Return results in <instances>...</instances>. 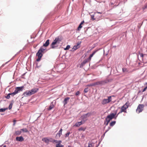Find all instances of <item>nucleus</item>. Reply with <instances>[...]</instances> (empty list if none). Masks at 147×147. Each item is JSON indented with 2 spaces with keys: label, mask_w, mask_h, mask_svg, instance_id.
I'll return each instance as SVG.
<instances>
[{
  "label": "nucleus",
  "mask_w": 147,
  "mask_h": 147,
  "mask_svg": "<svg viewBox=\"0 0 147 147\" xmlns=\"http://www.w3.org/2000/svg\"><path fill=\"white\" fill-rule=\"evenodd\" d=\"M62 40V38L61 37L58 36L56 38L50 45L51 48L55 49L57 48L58 46V45Z\"/></svg>",
  "instance_id": "obj_1"
},
{
  "label": "nucleus",
  "mask_w": 147,
  "mask_h": 147,
  "mask_svg": "<svg viewBox=\"0 0 147 147\" xmlns=\"http://www.w3.org/2000/svg\"><path fill=\"white\" fill-rule=\"evenodd\" d=\"M45 49L46 48H43L42 47H41L40 48L36 54V56L38 57V58L36 60L37 61H40L43 55L42 53H44Z\"/></svg>",
  "instance_id": "obj_2"
},
{
  "label": "nucleus",
  "mask_w": 147,
  "mask_h": 147,
  "mask_svg": "<svg viewBox=\"0 0 147 147\" xmlns=\"http://www.w3.org/2000/svg\"><path fill=\"white\" fill-rule=\"evenodd\" d=\"M38 90L37 89H33L30 91H26L24 92V94L25 96H30L36 92Z\"/></svg>",
  "instance_id": "obj_3"
},
{
  "label": "nucleus",
  "mask_w": 147,
  "mask_h": 147,
  "mask_svg": "<svg viewBox=\"0 0 147 147\" xmlns=\"http://www.w3.org/2000/svg\"><path fill=\"white\" fill-rule=\"evenodd\" d=\"M117 113V111H116L115 113H111L109 115H108L106 118V121H108V122H110V121L112 119H113L115 118V116L116 115Z\"/></svg>",
  "instance_id": "obj_4"
},
{
  "label": "nucleus",
  "mask_w": 147,
  "mask_h": 147,
  "mask_svg": "<svg viewBox=\"0 0 147 147\" xmlns=\"http://www.w3.org/2000/svg\"><path fill=\"white\" fill-rule=\"evenodd\" d=\"M109 82V81L108 80H102L100 81H98L94 83L93 85H102L105 84Z\"/></svg>",
  "instance_id": "obj_5"
},
{
  "label": "nucleus",
  "mask_w": 147,
  "mask_h": 147,
  "mask_svg": "<svg viewBox=\"0 0 147 147\" xmlns=\"http://www.w3.org/2000/svg\"><path fill=\"white\" fill-rule=\"evenodd\" d=\"M129 104V102H127L124 105L122 106L121 108V111L126 113V109L128 107Z\"/></svg>",
  "instance_id": "obj_6"
},
{
  "label": "nucleus",
  "mask_w": 147,
  "mask_h": 147,
  "mask_svg": "<svg viewBox=\"0 0 147 147\" xmlns=\"http://www.w3.org/2000/svg\"><path fill=\"white\" fill-rule=\"evenodd\" d=\"M111 96H109L108 97V99H105L102 100L101 102L102 104L105 105L109 103L111 101Z\"/></svg>",
  "instance_id": "obj_7"
},
{
  "label": "nucleus",
  "mask_w": 147,
  "mask_h": 147,
  "mask_svg": "<svg viewBox=\"0 0 147 147\" xmlns=\"http://www.w3.org/2000/svg\"><path fill=\"white\" fill-rule=\"evenodd\" d=\"M144 105L142 104H140L138 107L137 108L136 110V112L139 113L141 112L143 110Z\"/></svg>",
  "instance_id": "obj_8"
},
{
  "label": "nucleus",
  "mask_w": 147,
  "mask_h": 147,
  "mask_svg": "<svg viewBox=\"0 0 147 147\" xmlns=\"http://www.w3.org/2000/svg\"><path fill=\"white\" fill-rule=\"evenodd\" d=\"M24 88V86H22L20 87H17L16 88L15 90L13 92V94H18L20 91H22L23 88Z\"/></svg>",
  "instance_id": "obj_9"
},
{
  "label": "nucleus",
  "mask_w": 147,
  "mask_h": 147,
  "mask_svg": "<svg viewBox=\"0 0 147 147\" xmlns=\"http://www.w3.org/2000/svg\"><path fill=\"white\" fill-rule=\"evenodd\" d=\"M16 141L20 142H22L24 140V138L22 136H20V137H17L16 138Z\"/></svg>",
  "instance_id": "obj_10"
},
{
  "label": "nucleus",
  "mask_w": 147,
  "mask_h": 147,
  "mask_svg": "<svg viewBox=\"0 0 147 147\" xmlns=\"http://www.w3.org/2000/svg\"><path fill=\"white\" fill-rule=\"evenodd\" d=\"M62 129L61 128L58 132L56 136V137L57 138H60V136L62 134Z\"/></svg>",
  "instance_id": "obj_11"
},
{
  "label": "nucleus",
  "mask_w": 147,
  "mask_h": 147,
  "mask_svg": "<svg viewBox=\"0 0 147 147\" xmlns=\"http://www.w3.org/2000/svg\"><path fill=\"white\" fill-rule=\"evenodd\" d=\"M90 60L88 59H85L81 63L80 66V67H82L87 62H88Z\"/></svg>",
  "instance_id": "obj_12"
},
{
  "label": "nucleus",
  "mask_w": 147,
  "mask_h": 147,
  "mask_svg": "<svg viewBox=\"0 0 147 147\" xmlns=\"http://www.w3.org/2000/svg\"><path fill=\"white\" fill-rule=\"evenodd\" d=\"M70 98L69 97H67L65 98L63 101L64 106L67 104L68 102L70 99Z\"/></svg>",
  "instance_id": "obj_13"
},
{
  "label": "nucleus",
  "mask_w": 147,
  "mask_h": 147,
  "mask_svg": "<svg viewBox=\"0 0 147 147\" xmlns=\"http://www.w3.org/2000/svg\"><path fill=\"white\" fill-rule=\"evenodd\" d=\"M55 106L53 104V102H52L51 103L50 105L49 108H48L47 109L48 110L50 111Z\"/></svg>",
  "instance_id": "obj_14"
},
{
  "label": "nucleus",
  "mask_w": 147,
  "mask_h": 147,
  "mask_svg": "<svg viewBox=\"0 0 147 147\" xmlns=\"http://www.w3.org/2000/svg\"><path fill=\"white\" fill-rule=\"evenodd\" d=\"M42 140L47 144H48L49 142V138L46 137L43 138L42 139Z\"/></svg>",
  "instance_id": "obj_15"
},
{
  "label": "nucleus",
  "mask_w": 147,
  "mask_h": 147,
  "mask_svg": "<svg viewBox=\"0 0 147 147\" xmlns=\"http://www.w3.org/2000/svg\"><path fill=\"white\" fill-rule=\"evenodd\" d=\"M49 39H48L45 42V43H44L43 45V46H42L43 47H47L49 46Z\"/></svg>",
  "instance_id": "obj_16"
},
{
  "label": "nucleus",
  "mask_w": 147,
  "mask_h": 147,
  "mask_svg": "<svg viewBox=\"0 0 147 147\" xmlns=\"http://www.w3.org/2000/svg\"><path fill=\"white\" fill-rule=\"evenodd\" d=\"M98 51V50H95L94 51L92 54L91 55H90L89 57L88 58V59H89L90 61L91 60V58Z\"/></svg>",
  "instance_id": "obj_17"
},
{
  "label": "nucleus",
  "mask_w": 147,
  "mask_h": 147,
  "mask_svg": "<svg viewBox=\"0 0 147 147\" xmlns=\"http://www.w3.org/2000/svg\"><path fill=\"white\" fill-rule=\"evenodd\" d=\"M21 134V131L20 130V131H15L14 135L16 136H18L20 135Z\"/></svg>",
  "instance_id": "obj_18"
},
{
  "label": "nucleus",
  "mask_w": 147,
  "mask_h": 147,
  "mask_svg": "<svg viewBox=\"0 0 147 147\" xmlns=\"http://www.w3.org/2000/svg\"><path fill=\"white\" fill-rule=\"evenodd\" d=\"M84 21H82L80 23V24L79 25V26L78 27V30H80V29L82 27V25L84 23Z\"/></svg>",
  "instance_id": "obj_19"
},
{
  "label": "nucleus",
  "mask_w": 147,
  "mask_h": 147,
  "mask_svg": "<svg viewBox=\"0 0 147 147\" xmlns=\"http://www.w3.org/2000/svg\"><path fill=\"white\" fill-rule=\"evenodd\" d=\"M91 115V113H88L84 115L83 117L84 118H86L90 116Z\"/></svg>",
  "instance_id": "obj_20"
},
{
  "label": "nucleus",
  "mask_w": 147,
  "mask_h": 147,
  "mask_svg": "<svg viewBox=\"0 0 147 147\" xmlns=\"http://www.w3.org/2000/svg\"><path fill=\"white\" fill-rule=\"evenodd\" d=\"M20 130L21 131V132L22 131L24 133H27L28 132V130L26 128H23L21 129Z\"/></svg>",
  "instance_id": "obj_21"
},
{
  "label": "nucleus",
  "mask_w": 147,
  "mask_h": 147,
  "mask_svg": "<svg viewBox=\"0 0 147 147\" xmlns=\"http://www.w3.org/2000/svg\"><path fill=\"white\" fill-rule=\"evenodd\" d=\"M7 108H4L0 109V112H3L7 109Z\"/></svg>",
  "instance_id": "obj_22"
},
{
  "label": "nucleus",
  "mask_w": 147,
  "mask_h": 147,
  "mask_svg": "<svg viewBox=\"0 0 147 147\" xmlns=\"http://www.w3.org/2000/svg\"><path fill=\"white\" fill-rule=\"evenodd\" d=\"M81 125V124L80 123V122H78L76 123L74 125V126H76V127H79L80 125Z\"/></svg>",
  "instance_id": "obj_23"
},
{
  "label": "nucleus",
  "mask_w": 147,
  "mask_h": 147,
  "mask_svg": "<svg viewBox=\"0 0 147 147\" xmlns=\"http://www.w3.org/2000/svg\"><path fill=\"white\" fill-rule=\"evenodd\" d=\"M86 127H81L78 129V130L79 131H84L86 130Z\"/></svg>",
  "instance_id": "obj_24"
},
{
  "label": "nucleus",
  "mask_w": 147,
  "mask_h": 147,
  "mask_svg": "<svg viewBox=\"0 0 147 147\" xmlns=\"http://www.w3.org/2000/svg\"><path fill=\"white\" fill-rule=\"evenodd\" d=\"M116 123V121H113L111 122L110 124V125L111 126H113Z\"/></svg>",
  "instance_id": "obj_25"
},
{
  "label": "nucleus",
  "mask_w": 147,
  "mask_h": 147,
  "mask_svg": "<svg viewBox=\"0 0 147 147\" xmlns=\"http://www.w3.org/2000/svg\"><path fill=\"white\" fill-rule=\"evenodd\" d=\"M81 43V42H79L78 43L77 45H75L77 48V49H78V48H79L80 47V44Z\"/></svg>",
  "instance_id": "obj_26"
},
{
  "label": "nucleus",
  "mask_w": 147,
  "mask_h": 147,
  "mask_svg": "<svg viewBox=\"0 0 147 147\" xmlns=\"http://www.w3.org/2000/svg\"><path fill=\"white\" fill-rule=\"evenodd\" d=\"M122 71L123 72H127L128 71L127 68H122Z\"/></svg>",
  "instance_id": "obj_27"
},
{
  "label": "nucleus",
  "mask_w": 147,
  "mask_h": 147,
  "mask_svg": "<svg viewBox=\"0 0 147 147\" xmlns=\"http://www.w3.org/2000/svg\"><path fill=\"white\" fill-rule=\"evenodd\" d=\"M63 146L60 143L57 144L56 145V147H63Z\"/></svg>",
  "instance_id": "obj_28"
},
{
  "label": "nucleus",
  "mask_w": 147,
  "mask_h": 147,
  "mask_svg": "<svg viewBox=\"0 0 147 147\" xmlns=\"http://www.w3.org/2000/svg\"><path fill=\"white\" fill-rule=\"evenodd\" d=\"M70 48V46L68 45L64 49L65 50H68Z\"/></svg>",
  "instance_id": "obj_29"
},
{
  "label": "nucleus",
  "mask_w": 147,
  "mask_h": 147,
  "mask_svg": "<svg viewBox=\"0 0 147 147\" xmlns=\"http://www.w3.org/2000/svg\"><path fill=\"white\" fill-rule=\"evenodd\" d=\"M49 142H53V139L51 138H49Z\"/></svg>",
  "instance_id": "obj_30"
},
{
  "label": "nucleus",
  "mask_w": 147,
  "mask_h": 147,
  "mask_svg": "<svg viewBox=\"0 0 147 147\" xmlns=\"http://www.w3.org/2000/svg\"><path fill=\"white\" fill-rule=\"evenodd\" d=\"M10 93L9 94L7 95L6 96V98L7 99H9L10 98Z\"/></svg>",
  "instance_id": "obj_31"
},
{
  "label": "nucleus",
  "mask_w": 147,
  "mask_h": 147,
  "mask_svg": "<svg viewBox=\"0 0 147 147\" xmlns=\"http://www.w3.org/2000/svg\"><path fill=\"white\" fill-rule=\"evenodd\" d=\"M88 91V88H85L84 90V92L85 93L87 92Z\"/></svg>",
  "instance_id": "obj_32"
},
{
  "label": "nucleus",
  "mask_w": 147,
  "mask_h": 147,
  "mask_svg": "<svg viewBox=\"0 0 147 147\" xmlns=\"http://www.w3.org/2000/svg\"><path fill=\"white\" fill-rule=\"evenodd\" d=\"M70 134V132H67V133L65 134V137H68L69 136V135Z\"/></svg>",
  "instance_id": "obj_33"
},
{
  "label": "nucleus",
  "mask_w": 147,
  "mask_h": 147,
  "mask_svg": "<svg viewBox=\"0 0 147 147\" xmlns=\"http://www.w3.org/2000/svg\"><path fill=\"white\" fill-rule=\"evenodd\" d=\"M80 94V92L79 91H78L76 93L75 95L76 96H78Z\"/></svg>",
  "instance_id": "obj_34"
},
{
  "label": "nucleus",
  "mask_w": 147,
  "mask_h": 147,
  "mask_svg": "<svg viewBox=\"0 0 147 147\" xmlns=\"http://www.w3.org/2000/svg\"><path fill=\"white\" fill-rule=\"evenodd\" d=\"M139 55L141 57H142V58L143 57L144 55L142 53H140Z\"/></svg>",
  "instance_id": "obj_35"
},
{
  "label": "nucleus",
  "mask_w": 147,
  "mask_h": 147,
  "mask_svg": "<svg viewBox=\"0 0 147 147\" xmlns=\"http://www.w3.org/2000/svg\"><path fill=\"white\" fill-rule=\"evenodd\" d=\"M73 49L75 50H76L77 49V48L75 46H74L73 48Z\"/></svg>",
  "instance_id": "obj_36"
},
{
  "label": "nucleus",
  "mask_w": 147,
  "mask_h": 147,
  "mask_svg": "<svg viewBox=\"0 0 147 147\" xmlns=\"http://www.w3.org/2000/svg\"><path fill=\"white\" fill-rule=\"evenodd\" d=\"M122 112H123V111H121H121H120V112H119L118 113V114L116 116V117H115V119H116V117H117V116L120 113H121Z\"/></svg>",
  "instance_id": "obj_37"
},
{
  "label": "nucleus",
  "mask_w": 147,
  "mask_h": 147,
  "mask_svg": "<svg viewBox=\"0 0 147 147\" xmlns=\"http://www.w3.org/2000/svg\"><path fill=\"white\" fill-rule=\"evenodd\" d=\"M147 89V86L146 87H145L143 90L142 92H144L146 90V89Z\"/></svg>",
  "instance_id": "obj_38"
},
{
  "label": "nucleus",
  "mask_w": 147,
  "mask_h": 147,
  "mask_svg": "<svg viewBox=\"0 0 147 147\" xmlns=\"http://www.w3.org/2000/svg\"><path fill=\"white\" fill-rule=\"evenodd\" d=\"M92 144L89 143L88 146V147H92Z\"/></svg>",
  "instance_id": "obj_39"
},
{
  "label": "nucleus",
  "mask_w": 147,
  "mask_h": 147,
  "mask_svg": "<svg viewBox=\"0 0 147 147\" xmlns=\"http://www.w3.org/2000/svg\"><path fill=\"white\" fill-rule=\"evenodd\" d=\"M10 95L12 96H14V95H16V94H13V92L12 93H10Z\"/></svg>",
  "instance_id": "obj_40"
},
{
  "label": "nucleus",
  "mask_w": 147,
  "mask_h": 147,
  "mask_svg": "<svg viewBox=\"0 0 147 147\" xmlns=\"http://www.w3.org/2000/svg\"><path fill=\"white\" fill-rule=\"evenodd\" d=\"M53 143L55 142V143H58V141L57 140H53Z\"/></svg>",
  "instance_id": "obj_41"
},
{
  "label": "nucleus",
  "mask_w": 147,
  "mask_h": 147,
  "mask_svg": "<svg viewBox=\"0 0 147 147\" xmlns=\"http://www.w3.org/2000/svg\"><path fill=\"white\" fill-rule=\"evenodd\" d=\"M16 121V120H14L13 121V125H15Z\"/></svg>",
  "instance_id": "obj_42"
},
{
  "label": "nucleus",
  "mask_w": 147,
  "mask_h": 147,
  "mask_svg": "<svg viewBox=\"0 0 147 147\" xmlns=\"http://www.w3.org/2000/svg\"><path fill=\"white\" fill-rule=\"evenodd\" d=\"M94 84V83L92 84H90L89 85H88V86H94L95 85H93Z\"/></svg>",
  "instance_id": "obj_43"
},
{
  "label": "nucleus",
  "mask_w": 147,
  "mask_h": 147,
  "mask_svg": "<svg viewBox=\"0 0 147 147\" xmlns=\"http://www.w3.org/2000/svg\"><path fill=\"white\" fill-rule=\"evenodd\" d=\"M80 122V123L81 125H82V124L83 123L82 121H81L80 122Z\"/></svg>",
  "instance_id": "obj_44"
},
{
  "label": "nucleus",
  "mask_w": 147,
  "mask_h": 147,
  "mask_svg": "<svg viewBox=\"0 0 147 147\" xmlns=\"http://www.w3.org/2000/svg\"><path fill=\"white\" fill-rule=\"evenodd\" d=\"M9 109H11V106L10 105H9Z\"/></svg>",
  "instance_id": "obj_45"
},
{
  "label": "nucleus",
  "mask_w": 147,
  "mask_h": 147,
  "mask_svg": "<svg viewBox=\"0 0 147 147\" xmlns=\"http://www.w3.org/2000/svg\"><path fill=\"white\" fill-rule=\"evenodd\" d=\"M97 13H100V14H102V12H97Z\"/></svg>",
  "instance_id": "obj_46"
},
{
  "label": "nucleus",
  "mask_w": 147,
  "mask_h": 147,
  "mask_svg": "<svg viewBox=\"0 0 147 147\" xmlns=\"http://www.w3.org/2000/svg\"><path fill=\"white\" fill-rule=\"evenodd\" d=\"M58 142H59V143H60H60L61 142V141H58Z\"/></svg>",
  "instance_id": "obj_47"
},
{
  "label": "nucleus",
  "mask_w": 147,
  "mask_h": 147,
  "mask_svg": "<svg viewBox=\"0 0 147 147\" xmlns=\"http://www.w3.org/2000/svg\"><path fill=\"white\" fill-rule=\"evenodd\" d=\"M107 121V123H106V125H108V123H109V122H108V121Z\"/></svg>",
  "instance_id": "obj_48"
},
{
  "label": "nucleus",
  "mask_w": 147,
  "mask_h": 147,
  "mask_svg": "<svg viewBox=\"0 0 147 147\" xmlns=\"http://www.w3.org/2000/svg\"><path fill=\"white\" fill-rule=\"evenodd\" d=\"M147 7V4H146V5L145 6V7Z\"/></svg>",
  "instance_id": "obj_49"
},
{
  "label": "nucleus",
  "mask_w": 147,
  "mask_h": 147,
  "mask_svg": "<svg viewBox=\"0 0 147 147\" xmlns=\"http://www.w3.org/2000/svg\"><path fill=\"white\" fill-rule=\"evenodd\" d=\"M38 45H36V46H35V47H36Z\"/></svg>",
  "instance_id": "obj_50"
},
{
  "label": "nucleus",
  "mask_w": 147,
  "mask_h": 147,
  "mask_svg": "<svg viewBox=\"0 0 147 147\" xmlns=\"http://www.w3.org/2000/svg\"><path fill=\"white\" fill-rule=\"evenodd\" d=\"M68 147H71V146H69Z\"/></svg>",
  "instance_id": "obj_51"
},
{
  "label": "nucleus",
  "mask_w": 147,
  "mask_h": 147,
  "mask_svg": "<svg viewBox=\"0 0 147 147\" xmlns=\"http://www.w3.org/2000/svg\"><path fill=\"white\" fill-rule=\"evenodd\" d=\"M6 147V146L5 145H4L3 146V147Z\"/></svg>",
  "instance_id": "obj_52"
},
{
  "label": "nucleus",
  "mask_w": 147,
  "mask_h": 147,
  "mask_svg": "<svg viewBox=\"0 0 147 147\" xmlns=\"http://www.w3.org/2000/svg\"><path fill=\"white\" fill-rule=\"evenodd\" d=\"M108 131V130H107L105 134L107 131Z\"/></svg>",
  "instance_id": "obj_53"
},
{
  "label": "nucleus",
  "mask_w": 147,
  "mask_h": 147,
  "mask_svg": "<svg viewBox=\"0 0 147 147\" xmlns=\"http://www.w3.org/2000/svg\"><path fill=\"white\" fill-rule=\"evenodd\" d=\"M145 84H147V82H146V83H145Z\"/></svg>",
  "instance_id": "obj_54"
}]
</instances>
